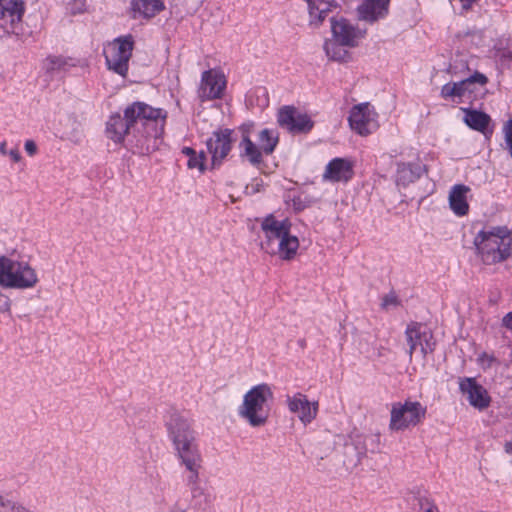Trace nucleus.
<instances>
[{
  "mask_svg": "<svg viewBox=\"0 0 512 512\" xmlns=\"http://www.w3.org/2000/svg\"><path fill=\"white\" fill-rule=\"evenodd\" d=\"M167 112L145 102L136 101L123 112L109 117L106 135L116 144H124L133 153L148 154L155 149L156 139L162 136Z\"/></svg>",
  "mask_w": 512,
  "mask_h": 512,
  "instance_id": "f257e3e1",
  "label": "nucleus"
},
{
  "mask_svg": "<svg viewBox=\"0 0 512 512\" xmlns=\"http://www.w3.org/2000/svg\"><path fill=\"white\" fill-rule=\"evenodd\" d=\"M168 436L173 443L176 456L188 472L187 486L193 498L203 494L199 487V473L202 468V455L200 453L196 433L191 422L179 413L171 414L166 422Z\"/></svg>",
  "mask_w": 512,
  "mask_h": 512,
  "instance_id": "f03ea898",
  "label": "nucleus"
},
{
  "mask_svg": "<svg viewBox=\"0 0 512 512\" xmlns=\"http://www.w3.org/2000/svg\"><path fill=\"white\" fill-rule=\"evenodd\" d=\"M476 254L486 265L500 263L512 254V235L506 226L480 230L474 237Z\"/></svg>",
  "mask_w": 512,
  "mask_h": 512,
  "instance_id": "7ed1b4c3",
  "label": "nucleus"
},
{
  "mask_svg": "<svg viewBox=\"0 0 512 512\" xmlns=\"http://www.w3.org/2000/svg\"><path fill=\"white\" fill-rule=\"evenodd\" d=\"M273 398V392L269 385L262 383L253 386L243 397V402L238 408V415L251 427L264 426L270 415L268 401Z\"/></svg>",
  "mask_w": 512,
  "mask_h": 512,
  "instance_id": "20e7f679",
  "label": "nucleus"
},
{
  "mask_svg": "<svg viewBox=\"0 0 512 512\" xmlns=\"http://www.w3.org/2000/svg\"><path fill=\"white\" fill-rule=\"evenodd\" d=\"M252 128V124H244L240 127L242 133L239 142L240 157L246 158L251 165L258 167L263 163V154L271 155L274 152L279 136L276 131L265 128L259 132L258 145H256L250 137Z\"/></svg>",
  "mask_w": 512,
  "mask_h": 512,
  "instance_id": "39448f33",
  "label": "nucleus"
},
{
  "mask_svg": "<svg viewBox=\"0 0 512 512\" xmlns=\"http://www.w3.org/2000/svg\"><path fill=\"white\" fill-rule=\"evenodd\" d=\"M39 279L34 268L27 262L0 256V286L13 289H29L36 286Z\"/></svg>",
  "mask_w": 512,
  "mask_h": 512,
  "instance_id": "423d86ee",
  "label": "nucleus"
},
{
  "mask_svg": "<svg viewBox=\"0 0 512 512\" xmlns=\"http://www.w3.org/2000/svg\"><path fill=\"white\" fill-rule=\"evenodd\" d=\"M427 408L418 401L406 400L392 404L389 429L403 431L420 424L426 416Z\"/></svg>",
  "mask_w": 512,
  "mask_h": 512,
  "instance_id": "0eeeda50",
  "label": "nucleus"
},
{
  "mask_svg": "<svg viewBox=\"0 0 512 512\" xmlns=\"http://www.w3.org/2000/svg\"><path fill=\"white\" fill-rule=\"evenodd\" d=\"M134 40L131 35L119 37L104 49L106 65L109 70L125 77L132 56Z\"/></svg>",
  "mask_w": 512,
  "mask_h": 512,
  "instance_id": "6e6552de",
  "label": "nucleus"
},
{
  "mask_svg": "<svg viewBox=\"0 0 512 512\" xmlns=\"http://www.w3.org/2000/svg\"><path fill=\"white\" fill-rule=\"evenodd\" d=\"M377 113L370 103H360L352 107L348 122L350 128L361 136H367L378 128Z\"/></svg>",
  "mask_w": 512,
  "mask_h": 512,
  "instance_id": "1a4fd4ad",
  "label": "nucleus"
},
{
  "mask_svg": "<svg viewBox=\"0 0 512 512\" xmlns=\"http://www.w3.org/2000/svg\"><path fill=\"white\" fill-rule=\"evenodd\" d=\"M261 230L264 233L261 248L268 254H273L275 245L290 232L291 223L288 219L278 220L273 214H269L262 220Z\"/></svg>",
  "mask_w": 512,
  "mask_h": 512,
  "instance_id": "9d476101",
  "label": "nucleus"
},
{
  "mask_svg": "<svg viewBox=\"0 0 512 512\" xmlns=\"http://www.w3.org/2000/svg\"><path fill=\"white\" fill-rule=\"evenodd\" d=\"M279 126L292 134L308 133L313 128V121L305 114L300 113L294 106H283L277 114Z\"/></svg>",
  "mask_w": 512,
  "mask_h": 512,
  "instance_id": "9b49d317",
  "label": "nucleus"
},
{
  "mask_svg": "<svg viewBox=\"0 0 512 512\" xmlns=\"http://www.w3.org/2000/svg\"><path fill=\"white\" fill-rule=\"evenodd\" d=\"M405 335L409 345L410 358H412L413 353L418 350L422 357L433 352L435 347L433 335L430 331L423 328L422 324L418 322H411L406 328Z\"/></svg>",
  "mask_w": 512,
  "mask_h": 512,
  "instance_id": "f8f14e48",
  "label": "nucleus"
},
{
  "mask_svg": "<svg viewBox=\"0 0 512 512\" xmlns=\"http://www.w3.org/2000/svg\"><path fill=\"white\" fill-rule=\"evenodd\" d=\"M231 129L225 128L214 131L206 141V147L211 154L212 165L219 166L232 148Z\"/></svg>",
  "mask_w": 512,
  "mask_h": 512,
  "instance_id": "ddd939ff",
  "label": "nucleus"
},
{
  "mask_svg": "<svg viewBox=\"0 0 512 512\" xmlns=\"http://www.w3.org/2000/svg\"><path fill=\"white\" fill-rule=\"evenodd\" d=\"M225 88V76L214 70H207L202 74L198 96L201 101L219 99L222 97Z\"/></svg>",
  "mask_w": 512,
  "mask_h": 512,
  "instance_id": "4468645a",
  "label": "nucleus"
},
{
  "mask_svg": "<svg viewBox=\"0 0 512 512\" xmlns=\"http://www.w3.org/2000/svg\"><path fill=\"white\" fill-rule=\"evenodd\" d=\"M459 389L462 394L467 396V400L471 406L479 410L486 409L491 402V398L487 390L474 378H461L459 381Z\"/></svg>",
  "mask_w": 512,
  "mask_h": 512,
  "instance_id": "2eb2a0df",
  "label": "nucleus"
},
{
  "mask_svg": "<svg viewBox=\"0 0 512 512\" xmlns=\"http://www.w3.org/2000/svg\"><path fill=\"white\" fill-rule=\"evenodd\" d=\"M487 82V77L484 74L476 71L473 75L466 79L458 82H449L444 84L441 88L440 96L443 99H451L455 101L456 98L461 99L467 95V87L469 85H479L483 87Z\"/></svg>",
  "mask_w": 512,
  "mask_h": 512,
  "instance_id": "dca6fc26",
  "label": "nucleus"
},
{
  "mask_svg": "<svg viewBox=\"0 0 512 512\" xmlns=\"http://www.w3.org/2000/svg\"><path fill=\"white\" fill-rule=\"evenodd\" d=\"M286 403L292 413H297L299 420L307 425L311 423L318 413V402H310L307 396L298 392L293 396H287Z\"/></svg>",
  "mask_w": 512,
  "mask_h": 512,
  "instance_id": "f3484780",
  "label": "nucleus"
},
{
  "mask_svg": "<svg viewBox=\"0 0 512 512\" xmlns=\"http://www.w3.org/2000/svg\"><path fill=\"white\" fill-rule=\"evenodd\" d=\"M332 37L341 41L342 44L349 45L350 48L358 45L360 39L364 37L365 31L360 30L351 22L344 18H331Z\"/></svg>",
  "mask_w": 512,
  "mask_h": 512,
  "instance_id": "a211bd4d",
  "label": "nucleus"
},
{
  "mask_svg": "<svg viewBox=\"0 0 512 512\" xmlns=\"http://www.w3.org/2000/svg\"><path fill=\"white\" fill-rule=\"evenodd\" d=\"M24 11L22 0H0V27L12 29L21 21Z\"/></svg>",
  "mask_w": 512,
  "mask_h": 512,
  "instance_id": "6ab92c4d",
  "label": "nucleus"
},
{
  "mask_svg": "<svg viewBox=\"0 0 512 512\" xmlns=\"http://www.w3.org/2000/svg\"><path fill=\"white\" fill-rule=\"evenodd\" d=\"M390 0H364L358 7L359 19L373 23L388 14Z\"/></svg>",
  "mask_w": 512,
  "mask_h": 512,
  "instance_id": "aec40b11",
  "label": "nucleus"
},
{
  "mask_svg": "<svg viewBox=\"0 0 512 512\" xmlns=\"http://www.w3.org/2000/svg\"><path fill=\"white\" fill-rule=\"evenodd\" d=\"M353 176V167L349 160L334 158L326 166L323 178L333 182H347Z\"/></svg>",
  "mask_w": 512,
  "mask_h": 512,
  "instance_id": "412c9836",
  "label": "nucleus"
},
{
  "mask_svg": "<svg viewBox=\"0 0 512 512\" xmlns=\"http://www.w3.org/2000/svg\"><path fill=\"white\" fill-rule=\"evenodd\" d=\"M309 12V25L318 27L327 14L339 6L338 0H307Z\"/></svg>",
  "mask_w": 512,
  "mask_h": 512,
  "instance_id": "4be33fe9",
  "label": "nucleus"
},
{
  "mask_svg": "<svg viewBox=\"0 0 512 512\" xmlns=\"http://www.w3.org/2000/svg\"><path fill=\"white\" fill-rule=\"evenodd\" d=\"M130 5L133 19H151L165 9L163 0H131Z\"/></svg>",
  "mask_w": 512,
  "mask_h": 512,
  "instance_id": "5701e85b",
  "label": "nucleus"
},
{
  "mask_svg": "<svg viewBox=\"0 0 512 512\" xmlns=\"http://www.w3.org/2000/svg\"><path fill=\"white\" fill-rule=\"evenodd\" d=\"M424 171V166L417 163H398L395 176L397 186L407 187L417 181Z\"/></svg>",
  "mask_w": 512,
  "mask_h": 512,
  "instance_id": "b1692460",
  "label": "nucleus"
},
{
  "mask_svg": "<svg viewBox=\"0 0 512 512\" xmlns=\"http://www.w3.org/2000/svg\"><path fill=\"white\" fill-rule=\"evenodd\" d=\"M469 187L463 184L454 185L449 193V205L457 216H464L469 211L466 194Z\"/></svg>",
  "mask_w": 512,
  "mask_h": 512,
  "instance_id": "393cba45",
  "label": "nucleus"
},
{
  "mask_svg": "<svg viewBox=\"0 0 512 512\" xmlns=\"http://www.w3.org/2000/svg\"><path fill=\"white\" fill-rule=\"evenodd\" d=\"M461 110L464 113L463 121L471 129L485 133L491 122V117L482 111L462 107Z\"/></svg>",
  "mask_w": 512,
  "mask_h": 512,
  "instance_id": "a878e982",
  "label": "nucleus"
},
{
  "mask_svg": "<svg viewBox=\"0 0 512 512\" xmlns=\"http://www.w3.org/2000/svg\"><path fill=\"white\" fill-rule=\"evenodd\" d=\"M298 248V238L289 232L275 245L272 255L279 254L281 259L289 261L296 256Z\"/></svg>",
  "mask_w": 512,
  "mask_h": 512,
  "instance_id": "bb28decb",
  "label": "nucleus"
},
{
  "mask_svg": "<svg viewBox=\"0 0 512 512\" xmlns=\"http://www.w3.org/2000/svg\"><path fill=\"white\" fill-rule=\"evenodd\" d=\"M347 48H350L349 45L342 44L341 41L334 37L330 40H326L324 43V50L327 57L334 61H346L350 57Z\"/></svg>",
  "mask_w": 512,
  "mask_h": 512,
  "instance_id": "cd10ccee",
  "label": "nucleus"
},
{
  "mask_svg": "<svg viewBox=\"0 0 512 512\" xmlns=\"http://www.w3.org/2000/svg\"><path fill=\"white\" fill-rule=\"evenodd\" d=\"M73 66L75 64L72 62V59L63 56L50 55L43 61V69L50 75L65 72Z\"/></svg>",
  "mask_w": 512,
  "mask_h": 512,
  "instance_id": "c85d7f7f",
  "label": "nucleus"
},
{
  "mask_svg": "<svg viewBox=\"0 0 512 512\" xmlns=\"http://www.w3.org/2000/svg\"><path fill=\"white\" fill-rule=\"evenodd\" d=\"M380 435L369 434L365 436H358L355 439V449L359 455H364L367 452L375 453L379 451Z\"/></svg>",
  "mask_w": 512,
  "mask_h": 512,
  "instance_id": "c756f323",
  "label": "nucleus"
},
{
  "mask_svg": "<svg viewBox=\"0 0 512 512\" xmlns=\"http://www.w3.org/2000/svg\"><path fill=\"white\" fill-rule=\"evenodd\" d=\"M204 161H205V154L203 151H201L199 154H195L194 156L190 157L187 162V166L190 169L197 168L200 172H203L204 167Z\"/></svg>",
  "mask_w": 512,
  "mask_h": 512,
  "instance_id": "7c9ffc66",
  "label": "nucleus"
},
{
  "mask_svg": "<svg viewBox=\"0 0 512 512\" xmlns=\"http://www.w3.org/2000/svg\"><path fill=\"white\" fill-rule=\"evenodd\" d=\"M399 305H400V300L398 299V297L394 291L389 292L382 298L381 307L383 309H388L390 307H397Z\"/></svg>",
  "mask_w": 512,
  "mask_h": 512,
  "instance_id": "2f4dec72",
  "label": "nucleus"
},
{
  "mask_svg": "<svg viewBox=\"0 0 512 512\" xmlns=\"http://www.w3.org/2000/svg\"><path fill=\"white\" fill-rule=\"evenodd\" d=\"M418 504L423 512H439L438 507L427 497H420Z\"/></svg>",
  "mask_w": 512,
  "mask_h": 512,
  "instance_id": "473e14b6",
  "label": "nucleus"
},
{
  "mask_svg": "<svg viewBox=\"0 0 512 512\" xmlns=\"http://www.w3.org/2000/svg\"><path fill=\"white\" fill-rule=\"evenodd\" d=\"M15 504V500L6 498L0 495V508H3V512H12V506Z\"/></svg>",
  "mask_w": 512,
  "mask_h": 512,
  "instance_id": "72a5a7b5",
  "label": "nucleus"
},
{
  "mask_svg": "<svg viewBox=\"0 0 512 512\" xmlns=\"http://www.w3.org/2000/svg\"><path fill=\"white\" fill-rule=\"evenodd\" d=\"M11 307V300L8 296L0 293V312H8L10 311Z\"/></svg>",
  "mask_w": 512,
  "mask_h": 512,
  "instance_id": "f704fd0d",
  "label": "nucleus"
},
{
  "mask_svg": "<svg viewBox=\"0 0 512 512\" xmlns=\"http://www.w3.org/2000/svg\"><path fill=\"white\" fill-rule=\"evenodd\" d=\"M24 148L29 156H34L37 153V146L33 140H27L24 144Z\"/></svg>",
  "mask_w": 512,
  "mask_h": 512,
  "instance_id": "c9c22d12",
  "label": "nucleus"
},
{
  "mask_svg": "<svg viewBox=\"0 0 512 512\" xmlns=\"http://www.w3.org/2000/svg\"><path fill=\"white\" fill-rule=\"evenodd\" d=\"M12 512H34L27 506H25L22 502L15 501V504L12 506Z\"/></svg>",
  "mask_w": 512,
  "mask_h": 512,
  "instance_id": "e433bc0d",
  "label": "nucleus"
},
{
  "mask_svg": "<svg viewBox=\"0 0 512 512\" xmlns=\"http://www.w3.org/2000/svg\"><path fill=\"white\" fill-rule=\"evenodd\" d=\"M502 325L512 331V312L507 313L502 318Z\"/></svg>",
  "mask_w": 512,
  "mask_h": 512,
  "instance_id": "4c0bfd02",
  "label": "nucleus"
},
{
  "mask_svg": "<svg viewBox=\"0 0 512 512\" xmlns=\"http://www.w3.org/2000/svg\"><path fill=\"white\" fill-rule=\"evenodd\" d=\"M7 155H9L10 158L16 163L21 160V154L17 148L9 150Z\"/></svg>",
  "mask_w": 512,
  "mask_h": 512,
  "instance_id": "58836bf2",
  "label": "nucleus"
},
{
  "mask_svg": "<svg viewBox=\"0 0 512 512\" xmlns=\"http://www.w3.org/2000/svg\"><path fill=\"white\" fill-rule=\"evenodd\" d=\"M168 512H189V510L186 507H182L179 502H176L169 507Z\"/></svg>",
  "mask_w": 512,
  "mask_h": 512,
  "instance_id": "ea45409f",
  "label": "nucleus"
},
{
  "mask_svg": "<svg viewBox=\"0 0 512 512\" xmlns=\"http://www.w3.org/2000/svg\"><path fill=\"white\" fill-rule=\"evenodd\" d=\"M182 153L190 158L196 154V151L191 147H183Z\"/></svg>",
  "mask_w": 512,
  "mask_h": 512,
  "instance_id": "a19ab883",
  "label": "nucleus"
},
{
  "mask_svg": "<svg viewBox=\"0 0 512 512\" xmlns=\"http://www.w3.org/2000/svg\"><path fill=\"white\" fill-rule=\"evenodd\" d=\"M0 153L3 156L7 155L8 150H7V143H6V141H3V142L0 143Z\"/></svg>",
  "mask_w": 512,
  "mask_h": 512,
  "instance_id": "79ce46f5",
  "label": "nucleus"
},
{
  "mask_svg": "<svg viewBox=\"0 0 512 512\" xmlns=\"http://www.w3.org/2000/svg\"><path fill=\"white\" fill-rule=\"evenodd\" d=\"M462 2L464 9H469L471 5L476 2L477 0H460Z\"/></svg>",
  "mask_w": 512,
  "mask_h": 512,
  "instance_id": "37998d69",
  "label": "nucleus"
},
{
  "mask_svg": "<svg viewBox=\"0 0 512 512\" xmlns=\"http://www.w3.org/2000/svg\"><path fill=\"white\" fill-rule=\"evenodd\" d=\"M504 450L508 454H512V441H508L504 445Z\"/></svg>",
  "mask_w": 512,
  "mask_h": 512,
  "instance_id": "c03bdc74",
  "label": "nucleus"
},
{
  "mask_svg": "<svg viewBox=\"0 0 512 512\" xmlns=\"http://www.w3.org/2000/svg\"><path fill=\"white\" fill-rule=\"evenodd\" d=\"M467 88V94L471 95L475 92L476 85H469Z\"/></svg>",
  "mask_w": 512,
  "mask_h": 512,
  "instance_id": "a18cd8bd",
  "label": "nucleus"
}]
</instances>
